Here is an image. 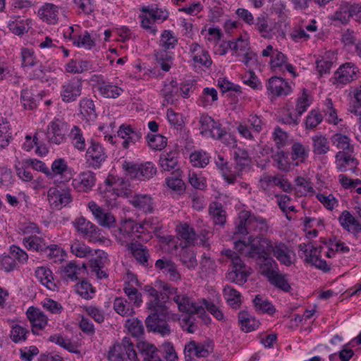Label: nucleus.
<instances>
[{"instance_id": "nucleus-1", "label": "nucleus", "mask_w": 361, "mask_h": 361, "mask_svg": "<svg viewBox=\"0 0 361 361\" xmlns=\"http://www.w3.org/2000/svg\"><path fill=\"white\" fill-rule=\"evenodd\" d=\"M274 244V241L269 238L254 237L250 235L247 240H239L235 241V248L242 255L250 258L262 259L264 264L262 267H268V258H271L270 255Z\"/></svg>"}, {"instance_id": "nucleus-2", "label": "nucleus", "mask_w": 361, "mask_h": 361, "mask_svg": "<svg viewBox=\"0 0 361 361\" xmlns=\"http://www.w3.org/2000/svg\"><path fill=\"white\" fill-rule=\"evenodd\" d=\"M161 295V293L158 296L149 298L147 307L152 312L147 317L145 323L149 331L157 332L162 336H166L171 334L169 326L165 321L166 317H170V313L165 302L160 300Z\"/></svg>"}, {"instance_id": "nucleus-3", "label": "nucleus", "mask_w": 361, "mask_h": 361, "mask_svg": "<svg viewBox=\"0 0 361 361\" xmlns=\"http://www.w3.org/2000/svg\"><path fill=\"white\" fill-rule=\"evenodd\" d=\"M268 230L269 226L265 219L250 211L243 210L239 212L235 221L234 234L245 235L254 232L259 235L266 233Z\"/></svg>"}, {"instance_id": "nucleus-4", "label": "nucleus", "mask_w": 361, "mask_h": 361, "mask_svg": "<svg viewBox=\"0 0 361 361\" xmlns=\"http://www.w3.org/2000/svg\"><path fill=\"white\" fill-rule=\"evenodd\" d=\"M140 11L144 13L140 16L142 18L141 26L153 35H155L157 32L154 23L156 21L162 22L169 17L168 11L159 8L156 4L142 6Z\"/></svg>"}, {"instance_id": "nucleus-5", "label": "nucleus", "mask_w": 361, "mask_h": 361, "mask_svg": "<svg viewBox=\"0 0 361 361\" xmlns=\"http://www.w3.org/2000/svg\"><path fill=\"white\" fill-rule=\"evenodd\" d=\"M108 358L110 361H139L134 344L128 337L109 348Z\"/></svg>"}, {"instance_id": "nucleus-6", "label": "nucleus", "mask_w": 361, "mask_h": 361, "mask_svg": "<svg viewBox=\"0 0 361 361\" xmlns=\"http://www.w3.org/2000/svg\"><path fill=\"white\" fill-rule=\"evenodd\" d=\"M224 254L231 259L232 265V269L227 274L228 280L240 285L245 283L250 274V269L243 263L234 251L226 250Z\"/></svg>"}, {"instance_id": "nucleus-7", "label": "nucleus", "mask_w": 361, "mask_h": 361, "mask_svg": "<svg viewBox=\"0 0 361 361\" xmlns=\"http://www.w3.org/2000/svg\"><path fill=\"white\" fill-rule=\"evenodd\" d=\"M268 267H262V274L266 276L269 283L275 287L288 292L291 287L288 282V275L279 271L278 264L273 258H268Z\"/></svg>"}, {"instance_id": "nucleus-8", "label": "nucleus", "mask_w": 361, "mask_h": 361, "mask_svg": "<svg viewBox=\"0 0 361 361\" xmlns=\"http://www.w3.org/2000/svg\"><path fill=\"white\" fill-rule=\"evenodd\" d=\"M126 174L131 178L140 180H147L153 178L157 172V167L154 164L147 161L143 164H134L125 161L123 164Z\"/></svg>"}, {"instance_id": "nucleus-9", "label": "nucleus", "mask_w": 361, "mask_h": 361, "mask_svg": "<svg viewBox=\"0 0 361 361\" xmlns=\"http://www.w3.org/2000/svg\"><path fill=\"white\" fill-rule=\"evenodd\" d=\"M299 252H302L301 257H305V261L317 268L324 271L330 270L326 262L320 258L322 247H314L312 243H301L298 246Z\"/></svg>"}, {"instance_id": "nucleus-10", "label": "nucleus", "mask_w": 361, "mask_h": 361, "mask_svg": "<svg viewBox=\"0 0 361 361\" xmlns=\"http://www.w3.org/2000/svg\"><path fill=\"white\" fill-rule=\"evenodd\" d=\"M82 80L79 77H73L64 82L61 87L60 96L65 103L76 101L82 94Z\"/></svg>"}, {"instance_id": "nucleus-11", "label": "nucleus", "mask_w": 361, "mask_h": 361, "mask_svg": "<svg viewBox=\"0 0 361 361\" xmlns=\"http://www.w3.org/2000/svg\"><path fill=\"white\" fill-rule=\"evenodd\" d=\"M128 186L129 183L127 180L109 176L99 189L104 194V197H109V193H111L113 196L111 200H116V197L125 195L127 193Z\"/></svg>"}, {"instance_id": "nucleus-12", "label": "nucleus", "mask_w": 361, "mask_h": 361, "mask_svg": "<svg viewBox=\"0 0 361 361\" xmlns=\"http://www.w3.org/2000/svg\"><path fill=\"white\" fill-rule=\"evenodd\" d=\"M128 186L129 183L127 180L109 176L99 189L104 194V197H109V193H111L113 196L111 200H116V197L125 195L127 193Z\"/></svg>"}, {"instance_id": "nucleus-13", "label": "nucleus", "mask_w": 361, "mask_h": 361, "mask_svg": "<svg viewBox=\"0 0 361 361\" xmlns=\"http://www.w3.org/2000/svg\"><path fill=\"white\" fill-rule=\"evenodd\" d=\"M252 28L262 38L271 39L276 33L277 23L268 14L262 13L256 18Z\"/></svg>"}, {"instance_id": "nucleus-14", "label": "nucleus", "mask_w": 361, "mask_h": 361, "mask_svg": "<svg viewBox=\"0 0 361 361\" xmlns=\"http://www.w3.org/2000/svg\"><path fill=\"white\" fill-rule=\"evenodd\" d=\"M358 68L351 62H347L340 66L331 79L332 84L342 87L351 82L357 78Z\"/></svg>"}, {"instance_id": "nucleus-15", "label": "nucleus", "mask_w": 361, "mask_h": 361, "mask_svg": "<svg viewBox=\"0 0 361 361\" xmlns=\"http://www.w3.org/2000/svg\"><path fill=\"white\" fill-rule=\"evenodd\" d=\"M188 54L194 67L209 68L212 64V60L208 51L196 42H192L189 45Z\"/></svg>"}, {"instance_id": "nucleus-16", "label": "nucleus", "mask_w": 361, "mask_h": 361, "mask_svg": "<svg viewBox=\"0 0 361 361\" xmlns=\"http://www.w3.org/2000/svg\"><path fill=\"white\" fill-rule=\"evenodd\" d=\"M74 227L81 235L90 242H97L100 239L99 229L96 225L81 216L75 219Z\"/></svg>"}, {"instance_id": "nucleus-17", "label": "nucleus", "mask_w": 361, "mask_h": 361, "mask_svg": "<svg viewBox=\"0 0 361 361\" xmlns=\"http://www.w3.org/2000/svg\"><path fill=\"white\" fill-rule=\"evenodd\" d=\"M47 197L51 207L56 209H61L72 201V197L68 190L58 189L54 187L49 189Z\"/></svg>"}, {"instance_id": "nucleus-18", "label": "nucleus", "mask_w": 361, "mask_h": 361, "mask_svg": "<svg viewBox=\"0 0 361 361\" xmlns=\"http://www.w3.org/2000/svg\"><path fill=\"white\" fill-rule=\"evenodd\" d=\"M214 345L212 341L196 342L190 341L185 344L184 353L185 357L195 355L197 357H207L213 351Z\"/></svg>"}, {"instance_id": "nucleus-19", "label": "nucleus", "mask_w": 361, "mask_h": 361, "mask_svg": "<svg viewBox=\"0 0 361 361\" xmlns=\"http://www.w3.org/2000/svg\"><path fill=\"white\" fill-rule=\"evenodd\" d=\"M180 312L188 314H201L204 312L202 306L197 305L191 298L184 293H178L171 298Z\"/></svg>"}, {"instance_id": "nucleus-20", "label": "nucleus", "mask_w": 361, "mask_h": 361, "mask_svg": "<svg viewBox=\"0 0 361 361\" xmlns=\"http://www.w3.org/2000/svg\"><path fill=\"white\" fill-rule=\"evenodd\" d=\"M142 228L143 225L137 224L132 219L124 220L121 222L116 236L118 240L127 242L133 239L134 236L139 237L137 233H140Z\"/></svg>"}, {"instance_id": "nucleus-21", "label": "nucleus", "mask_w": 361, "mask_h": 361, "mask_svg": "<svg viewBox=\"0 0 361 361\" xmlns=\"http://www.w3.org/2000/svg\"><path fill=\"white\" fill-rule=\"evenodd\" d=\"M271 254L283 265L290 267L294 263V252L283 242L274 241Z\"/></svg>"}, {"instance_id": "nucleus-22", "label": "nucleus", "mask_w": 361, "mask_h": 361, "mask_svg": "<svg viewBox=\"0 0 361 361\" xmlns=\"http://www.w3.org/2000/svg\"><path fill=\"white\" fill-rule=\"evenodd\" d=\"M233 159L235 161V169L236 170L235 173V183L238 178H242L243 172L247 171L250 168L251 159L246 149L235 147L233 152Z\"/></svg>"}, {"instance_id": "nucleus-23", "label": "nucleus", "mask_w": 361, "mask_h": 361, "mask_svg": "<svg viewBox=\"0 0 361 361\" xmlns=\"http://www.w3.org/2000/svg\"><path fill=\"white\" fill-rule=\"evenodd\" d=\"M200 134L205 137L214 139L216 134L222 129L219 121H215L209 115H202L199 121Z\"/></svg>"}, {"instance_id": "nucleus-24", "label": "nucleus", "mask_w": 361, "mask_h": 361, "mask_svg": "<svg viewBox=\"0 0 361 361\" xmlns=\"http://www.w3.org/2000/svg\"><path fill=\"white\" fill-rule=\"evenodd\" d=\"M86 268L85 264L80 266L76 262L71 261L60 268L61 278L66 282L77 281L81 277V274L84 273Z\"/></svg>"}, {"instance_id": "nucleus-25", "label": "nucleus", "mask_w": 361, "mask_h": 361, "mask_svg": "<svg viewBox=\"0 0 361 361\" xmlns=\"http://www.w3.org/2000/svg\"><path fill=\"white\" fill-rule=\"evenodd\" d=\"M88 207L97 223L103 227L111 228L114 226L116 219L110 212H106L94 201L88 203Z\"/></svg>"}, {"instance_id": "nucleus-26", "label": "nucleus", "mask_w": 361, "mask_h": 361, "mask_svg": "<svg viewBox=\"0 0 361 361\" xmlns=\"http://www.w3.org/2000/svg\"><path fill=\"white\" fill-rule=\"evenodd\" d=\"M117 133L118 137L124 140L122 142L124 149H128L130 145L139 142L142 137V133L133 128L130 125H121Z\"/></svg>"}, {"instance_id": "nucleus-27", "label": "nucleus", "mask_w": 361, "mask_h": 361, "mask_svg": "<svg viewBox=\"0 0 361 361\" xmlns=\"http://www.w3.org/2000/svg\"><path fill=\"white\" fill-rule=\"evenodd\" d=\"M267 88L275 97L287 96L292 92V87L281 77H271L268 80Z\"/></svg>"}, {"instance_id": "nucleus-28", "label": "nucleus", "mask_w": 361, "mask_h": 361, "mask_svg": "<svg viewBox=\"0 0 361 361\" xmlns=\"http://www.w3.org/2000/svg\"><path fill=\"white\" fill-rule=\"evenodd\" d=\"M65 124L60 120L51 121L47 129V138L49 142L59 145L65 140Z\"/></svg>"}, {"instance_id": "nucleus-29", "label": "nucleus", "mask_w": 361, "mask_h": 361, "mask_svg": "<svg viewBox=\"0 0 361 361\" xmlns=\"http://www.w3.org/2000/svg\"><path fill=\"white\" fill-rule=\"evenodd\" d=\"M95 183V174L90 171H86L80 173L76 178H73L72 185L78 191L87 192L92 189Z\"/></svg>"}, {"instance_id": "nucleus-30", "label": "nucleus", "mask_w": 361, "mask_h": 361, "mask_svg": "<svg viewBox=\"0 0 361 361\" xmlns=\"http://www.w3.org/2000/svg\"><path fill=\"white\" fill-rule=\"evenodd\" d=\"M27 317L32 325V331L34 334H38L39 331L44 329L48 322L47 317L40 310L30 307L26 312Z\"/></svg>"}, {"instance_id": "nucleus-31", "label": "nucleus", "mask_w": 361, "mask_h": 361, "mask_svg": "<svg viewBox=\"0 0 361 361\" xmlns=\"http://www.w3.org/2000/svg\"><path fill=\"white\" fill-rule=\"evenodd\" d=\"M336 169L341 172L347 171H355L357 161L353 156V152H336L335 156Z\"/></svg>"}, {"instance_id": "nucleus-32", "label": "nucleus", "mask_w": 361, "mask_h": 361, "mask_svg": "<svg viewBox=\"0 0 361 361\" xmlns=\"http://www.w3.org/2000/svg\"><path fill=\"white\" fill-rule=\"evenodd\" d=\"M270 66L272 71L290 73L293 77L296 76L293 66L287 61V57L281 51L276 50L274 55L270 61Z\"/></svg>"}, {"instance_id": "nucleus-33", "label": "nucleus", "mask_w": 361, "mask_h": 361, "mask_svg": "<svg viewBox=\"0 0 361 361\" xmlns=\"http://www.w3.org/2000/svg\"><path fill=\"white\" fill-rule=\"evenodd\" d=\"M179 153L177 150H170L160 154L159 165L161 171H171L178 169Z\"/></svg>"}, {"instance_id": "nucleus-34", "label": "nucleus", "mask_w": 361, "mask_h": 361, "mask_svg": "<svg viewBox=\"0 0 361 361\" xmlns=\"http://www.w3.org/2000/svg\"><path fill=\"white\" fill-rule=\"evenodd\" d=\"M137 348L142 361H163L154 344L147 341H140L137 343Z\"/></svg>"}, {"instance_id": "nucleus-35", "label": "nucleus", "mask_w": 361, "mask_h": 361, "mask_svg": "<svg viewBox=\"0 0 361 361\" xmlns=\"http://www.w3.org/2000/svg\"><path fill=\"white\" fill-rule=\"evenodd\" d=\"M342 228L355 235L361 232V224L359 221L348 210L342 212L338 217Z\"/></svg>"}, {"instance_id": "nucleus-36", "label": "nucleus", "mask_w": 361, "mask_h": 361, "mask_svg": "<svg viewBox=\"0 0 361 361\" xmlns=\"http://www.w3.org/2000/svg\"><path fill=\"white\" fill-rule=\"evenodd\" d=\"M30 238H23V245L28 250L43 255L48 247V243L41 235Z\"/></svg>"}, {"instance_id": "nucleus-37", "label": "nucleus", "mask_w": 361, "mask_h": 361, "mask_svg": "<svg viewBox=\"0 0 361 361\" xmlns=\"http://www.w3.org/2000/svg\"><path fill=\"white\" fill-rule=\"evenodd\" d=\"M331 145L338 151L337 152H354V146L351 144L350 138L344 134L337 133L330 137Z\"/></svg>"}, {"instance_id": "nucleus-38", "label": "nucleus", "mask_w": 361, "mask_h": 361, "mask_svg": "<svg viewBox=\"0 0 361 361\" xmlns=\"http://www.w3.org/2000/svg\"><path fill=\"white\" fill-rule=\"evenodd\" d=\"M35 276L41 284L49 290H55L56 289L57 286L54 281L52 271L48 267H37L35 271Z\"/></svg>"}, {"instance_id": "nucleus-39", "label": "nucleus", "mask_w": 361, "mask_h": 361, "mask_svg": "<svg viewBox=\"0 0 361 361\" xmlns=\"http://www.w3.org/2000/svg\"><path fill=\"white\" fill-rule=\"evenodd\" d=\"M155 267L161 270L164 274L168 275L171 281H177L181 278L176 265L169 259H159L156 261Z\"/></svg>"}, {"instance_id": "nucleus-40", "label": "nucleus", "mask_w": 361, "mask_h": 361, "mask_svg": "<svg viewBox=\"0 0 361 361\" xmlns=\"http://www.w3.org/2000/svg\"><path fill=\"white\" fill-rule=\"evenodd\" d=\"M130 202L145 213H151L154 209L153 200L149 195L136 194L131 197Z\"/></svg>"}, {"instance_id": "nucleus-41", "label": "nucleus", "mask_w": 361, "mask_h": 361, "mask_svg": "<svg viewBox=\"0 0 361 361\" xmlns=\"http://www.w3.org/2000/svg\"><path fill=\"white\" fill-rule=\"evenodd\" d=\"M39 18L49 24H55L58 21L59 8L56 5L46 3L38 10Z\"/></svg>"}, {"instance_id": "nucleus-42", "label": "nucleus", "mask_w": 361, "mask_h": 361, "mask_svg": "<svg viewBox=\"0 0 361 361\" xmlns=\"http://www.w3.org/2000/svg\"><path fill=\"white\" fill-rule=\"evenodd\" d=\"M178 86L176 80H172L164 83L161 94L167 104H173L178 101Z\"/></svg>"}, {"instance_id": "nucleus-43", "label": "nucleus", "mask_w": 361, "mask_h": 361, "mask_svg": "<svg viewBox=\"0 0 361 361\" xmlns=\"http://www.w3.org/2000/svg\"><path fill=\"white\" fill-rule=\"evenodd\" d=\"M97 88L99 94L105 98L116 99L124 92L121 87L104 80L98 82Z\"/></svg>"}, {"instance_id": "nucleus-44", "label": "nucleus", "mask_w": 361, "mask_h": 361, "mask_svg": "<svg viewBox=\"0 0 361 361\" xmlns=\"http://www.w3.org/2000/svg\"><path fill=\"white\" fill-rule=\"evenodd\" d=\"M238 323L242 331L250 332L257 329L260 322L245 310H242L238 313Z\"/></svg>"}, {"instance_id": "nucleus-45", "label": "nucleus", "mask_w": 361, "mask_h": 361, "mask_svg": "<svg viewBox=\"0 0 361 361\" xmlns=\"http://www.w3.org/2000/svg\"><path fill=\"white\" fill-rule=\"evenodd\" d=\"M215 164L218 169L221 171V176L225 182L228 185L235 183V173L231 171L228 166V162L221 154H218L215 159Z\"/></svg>"}, {"instance_id": "nucleus-46", "label": "nucleus", "mask_w": 361, "mask_h": 361, "mask_svg": "<svg viewBox=\"0 0 361 361\" xmlns=\"http://www.w3.org/2000/svg\"><path fill=\"white\" fill-rule=\"evenodd\" d=\"M312 152L314 155L322 156L330 151V145L326 136L318 133L312 137Z\"/></svg>"}, {"instance_id": "nucleus-47", "label": "nucleus", "mask_w": 361, "mask_h": 361, "mask_svg": "<svg viewBox=\"0 0 361 361\" xmlns=\"http://www.w3.org/2000/svg\"><path fill=\"white\" fill-rule=\"evenodd\" d=\"M178 39L172 30H164L160 36L159 46L161 49L169 51L178 44Z\"/></svg>"}, {"instance_id": "nucleus-48", "label": "nucleus", "mask_w": 361, "mask_h": 361, "mask_svg": "<svg viewBox=\"0 0 361 361\" xmlns=\"http://www.w3.org/2000/svg\"><path fill=\"white\" fill-rule=\"evenodd\" d=\"M130 249L133 257L140 264L146 267L148 266L149 254L145 246L140 243H132Z\"/></svg>"}, {"instance_id": "nucleus-49", "label": "nucleus", "mask_w": 361, "mask_h": 361, "mask_svg": "<svg viewBox=\"0 0 361 361\" xmlns=\"http://www.w3.org/2000/svg\"><path fill=\"white\" fill-rule=\"evenodd\" d=\"M225 299L230 307L238 309L242 303L241 294L230 286H225L223 290Z\"/></svg>"}, {"instance_id": "nucleus-50", "label": "nucleus", "mask_w": 361, "mask_h": 361, "mask_svg": "<svg viewBox=\"0 0 361 361\" xmlns=\"http://www.w3.org/2000/svg\"><path fill=\"white\" fill-rule=\"evenodd\" d=\"M180 237L187 245H194L197 240V234L194 228L187 223H181L177 227Z\"/></svg>"}, {"instance_id": "nucleus-51", "label": "nucleus", "mask_w": 361, "mask_h": 361, "mask_svg": "<svg viewBox=\"0 0 361 361\" xmlns=\"http://www.w3.org/2000/svg\"><path fill=\"white\" fill-rule=\"evenodd\" d=\"M179 259L182 264L189 269H195L197 266L195 253L190 248H182L179 252Z\"/></svg>"}, {"instance_id": "nucleus-52", "label": "nucleus", "mask_w": 361, "mask_h": 361, "mask_svg": "<svg viewBox=\"0 0 361 361\" xmlns=\"http://www.w3.org/2000/svg\"><path fill=\"white\" fill-rule=\"evenodd\" d=\"M209 214L215 225L223 226L226 223V212L219 202H212L209 209Z\"/></svg>"}, {"instance_id": "nucleus-53", "label": "nucleus", "mask_w": 361, "mask_h": 361, "mask_svg": "<svg viewBox=\"0 0 361 361\" xmlns=\"http://www.w3.org/2000/svg\"><path fill=\"white\" fill-rule=\"evenodd\" d=\"M87 157L96 164H99L106 159L104 148L97 142H92L87 151Z\"/></svg>"}, {"instance_id": "nucleus-54", "label": "nucleus", "mask_w": 361, "mask_h": 361, "mask_svg": "<svg viewBox=\"0 0 361 361\" xmlns=\"http://www.w3.org/2000/svg\"><path fill=\"white\" fill-rule=\"evenodd\" d=\"M309 147L300 142H294L291 147V159L297 161L295 165L299 162H303L308 157Z\"/></svg>"}, {"instance_id": "nucleus-55", "label": "nucleus", "mask_w": 361, "mask_h": 361, "mask_svg": "<svg viewBox=\"0 0 361 361\" xmlns=\"http://www.w3.org/2000/svg\"><path fill=\"white\" fill-rule=\"evenodd\" d=\"M114 310L122 317L132 316L135 312L131 305L121 297L116 298L114 301Z\"/></svg>"}, {"instance_id": "nucleus-56", "label": "nucleus", "mask_w": 361, "mask_h": 361, "mask_svg": "<svg viewBox=\"0 0 361 361\" xmlns=\"http://www.w3.org/2000/svg\"><path fill=\"white\" fill-rule=\"evenodd\" d=\"M81 114L87 121H94L97 118V114L94 102L92 99L83 98L80 102Z\"/></svg>"}, {"instance_id": "nucleus-57", "label": "nucleus", "mask_w": 361, "mask_h": 361, "mask_svg": "<svg viewBox=\"0 0 361 361\" xmlns=\"http://www.w3.org/2000/svg\"><path fill=\"white\" fill-rule=\"evenodd\" d=\"M91 68L88 61L71 59L66 66L65 71L69 73H81Z\"/></svg>"}, {"instance_id": "nucleus-58", "label": "nucleus", "mask_w": 361, "mask_h": 361, "mask_svg": "<svg viewBox=\"0 0 361 361\" xmlns=\"http://www.w3.org/2000/svg\"><path fill=\"white\" fill-rule=\"evenodd\" d=\"M71 252L77 257L85 258L92 253V249L83 241L75 239L71 244Z\"/></svg>"}, {"instance_id": "nucleus-59", "label": "nucleus", "mask_w": 361, "mask_h": 361, "mask_svg": "<svg viewBox=\"0 0 361 361\" xmlns=\"http://www.w3.org/2000/svg\"><path fill=\"white\" fill-rule=\"evenodd\" d=\"M218 99L217 91L214 88H204L202 94L200 96L197 103L198 105L206 107L211 106Z\"/></svg>"}, {"instance_id": "nucleus-60", "label": "nucleus", "mask_w": 361, "mask_h": 361, "mask_svg": "<svg viewBox=\"0 0 361 361\" xmlns=\"http://www.w3.org/2000/svg\"><path fill=\"white\" fill-rule=\"evenodd\" d=\"M12 139V133L8 121L1 118L0 119V148L8 146Z\"/></svg>"}, {"instance_id": "nucleus-61", "label": "nucleus", "mask_w": 361, "mask_h": 361, "mask_svg": "<svg viewBox=\"0 0 361 361\" xmlns=\"http://www.w3.org/2000/svg\"><path fill=\"white\" fill-rule=\"evenodd\" d=\"M253 304L257 312L272 314L275 312L273 305L266 298L260 295L255 296Z\"/></svg>"}, {"instance_id": "nucleus-62", "label": "nucleus", "mask_w": 361, "mask_h": 361, "mask_svg": "<svg viewBox=\"0 0 361 361\" xmlns=\"http://www.w3.org/2000/svg\"><path fill=\"white\" fill-rule=\"evenodd\" d=\"M30 20L29 19L27 20H18L16 19L14 20H11L8 23V28L9 30L16 35H23V34L28 32L30 28Z\"/></svg>"}, {"instance_id": "nucleus-63", "label": "nucleus", "mask_w": 361, "mask_h": 361, "mask_svg": "<svg viewBox=\"0 0 361 361\" xmlns=\"http://www.w3.org/2000/svg\"><path fill=\"white\" fill-rule=\"evenodd\" d=\"M69 137L73 146L80 151H84L86 147L85 139L81 130L76 126L71 129Z\"/></svg>"}, {"instance_id": "nucleus-64", "label": "nucleus", "mask_w": 361, "mask_h": 361, "mask_svg": "<svg viewBox=\"0 0 361 361\" xmlns=\"http://www.w3.org/2000/svg\"><path fill=\"white\" fill-rule=\"evenodd\" d=\"M155 58L164 71H169L172 65V57L167 50L161 49L155 51Z\"/></svg>"}]
</instances>
